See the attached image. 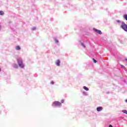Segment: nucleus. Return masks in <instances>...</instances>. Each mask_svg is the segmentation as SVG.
<instances>
[{
    "mask_svg": "<svg viewBox=\"0 0 127 127\" xmlns=\"http://www.w3.org/2000/svg\"><path fill=\"white\" fill-rule=\"evenodd\" d=\"M17 61L18 63V64L19 66V67H20V68H24V64H23V63L22 62V60H21V58H18L17 59Z\"/></svg>",
    "mask_w": 127,
    "mask_h": 127,
    "instance_id": "nucleus-1",
    "label": "nucleus"
},
{
    "mask_svg": "<svg viewBox=\"0 0 127 127\" xmlns=\"http://www.w3.org/2000/svg\"><path fill=\"white\" fill-rule=\"evenodd\" d=\"M53 106H57L58 107H61L62 104L59 101H55L53 103Z\"/></svg>",
    "mask_w": 127,
    "mask_h": 127,
    "instance_id": "nucleus-2",
    "label": "nucleus"
},
{
    "mask_svg": "<svg viewBox=\"0 0 127 127\" xmlns=\"http://www.w3.org/2000/svg\"><path fill=\"white\" fill-rule=\"evenodd\" d=\"M121 27L123 29H124V30H125V31H127V25L125 23H122Z\"/></svg>",
    "mask_w": 127,
    "mask_h": 127,
    "instance_id": "nucleus-3",
    "label": "nucleus"
},
{
    "mask_svg": "<svg viewBox=\"0 0 127 127\" xmlns=\"http://www.w3.org/2000/svg\"><path fill=\"white\" fill-rule=\"evenodd\" d=\"M93 30L95 32H96V33H98V34H100V35L102 34V32L101 31V30H98L96 28H94Z\"/></svg>",
    "mask_w": 127,
    "mask_h": 127,
    "instance_id": "nucleus-4",
    "label": "nucleus"
},
{
    "mask_svg": "<svg viewBox=\"0 0 127 127\" xmlns=\"http://www.w3.org/2000/svg\"><path fill=\"white\" fill-rule=\"evenodd\" d=\"M103 110V108L102 107H99L97 108V112H101Z\"/></svg>",
    "mask_w": 127,
    "mask_h": 127,
    "instance_id": "nucleus-5",
    "label": "nucleus"
},
{
    "mask_svg": "<svg viewBox=\"0 0 127 127\" xmlns=\"http://www.w3.org/2000/svg\"><path fill=\"white\" fill-rule=\"evenodd\" d=\"M56 64L57 65V66H60V60H58L56 63Z\"/></svg>",
    "mask_w": 127,
    "mask_h": 127,
    "instance_id": "nucleus-6",
    "label": "nucleus"
},
{
    "mask_svg": "<svg viewBox=\"0 0 127 127\" xmlns=\"http://www.w3.org/2000/svg\"><path fill=\"white\" fill-rule=\"evenodd\" d=\"M13 66L14 68H18V65H17L16 64H13Z\"/></svg>",
    "mask_w": 127,
    "mask_h": 127,
    "instance_id": "nucleus-7",
    "label": "nucleus"
},
{
    "mask_svg": "<svg viewBox=\"0 0 127 127\" xmlns=\"http://www.w3.org/2000/svg\"><path fill=\"white\" fill-rule=\"evenodd\" d=\"M124 19L127 21V14H125L123 16Z\"/></svg>",
    "mask_w": 127,
    "mask_h": 127,
    "instance_id": "nucleus-8",
    "label": "nucleus"
},
{
    "mask_svg": "<svg viewBox=\"0 0 127 127\" xmlns=\"http://www.w3.org/2000/svg\"><path fill=\"white\" fill-rule=\"evenodd\" d=\"M84 90H85V91H89V88L86 86H83Z\"/></svg>",
    "mask_w": 127,
    "mask_h": 127,
    "instance_id": "nucleus-9",
    "label": "nucleus"
},
{
    "mask_svg": "<svg viewBox=\"0 0 127 127\" xmlns=\"http://www.w3.org/2000/svg\"><path fill=\"white\" fill-rule=\"evenodd\" d=\"M4 12L3 11H0V15H3Z\"/></svg>",
    "mask_w": 127,
    "mask_h": 127,
    "instance_id": "nucleus-10",
    "label": "nucleus"
},
{
    "mask_svg": "<svg viewBox=\"0 0 127 127\" xmlns=\"http://www.w3.org/2000/svg\"><path fill=\"white\" fill-rule=\"evenodd\" d=\"M16 49L17 50H20L21 48H20V47H19V46H17L16 47Z\"/></svg>",
    "mask_w": 127,
    "mask_h": 127,
    "instance_id": "nucleus-11",
    "label": "nucleus"
},
{
    "mask_svg": "<svg viewBox=\"0 0 127 127\" xmlns=\"http://www.w3.org/2000/svg\"><path fill=\"white\" fill-rule=\"evenodd\" d=\"M123 113H124V114H126V115H127V111L126 110H123Z\"/></svg>",
    "mask_w": 127,
    "mask_h": 127,
    "instance_id": "nucleus-12",
    "label": "nucleus"
},
{
    "mask_svg": "<svg viewBox=\"0 0 127 127\" xmlns=\"http://www.w3.org/2000/svg\"><path fill=\"white\" fill-rule=\"evenodd\" d=\"M81 46H82L83 47H84V48H85V47H86V46H85V45H84V44L83 43H81Z\"/></svg>",
    "mask_w": 127,
    "mask_h": 127,
    "instance_id": "nucleus-13",
    "label": "nucleus"
},
{
    "mask_svg": "<svg viewBox=\"0 0 127 127\" xmlns=\"http://www.w3.org/2000/svg\"><path fill=\"white\" fill-rule=\"evenodd\" d=\"M121 67L122 68H123V69H126V67L125 66H124V65L121 64Z\"/></svg>",
    "mask_w": 127,
    "mask_h": 127,
    "instance_id": "nucleus-14",
    "label": "nucleus"
},
{
    "mask_svg": "<svg viewBox=\"0 0 127 127\" xmlns=\"http://www.w3.org/2000/svg\"><path fill=\"white\" fill-rule=\"evenodd\" d=\"M92 60L93 61L94 63H96L97 62V61L96 60H95V59H93Z\"/></svg>",
    "mask_w": 127,
    "mask_h": 127,
    "instance_id": "nucleus-15",
    "label": "nucleus"
},
{
    "mask_svg": "<svg viewBox=\"0 0 127 127\" xmlns=\"http://www.w3.org/2000/svg\"><path fill=\"white\" fill-rule=\"evenodd\" d=\"M51 84H52V85H54V81H51Z\"/></svg>",
    "mask_w": 127,
    "mask_h": 127,
    "instance_id": "nucleus-16",
    "label": "nucleus"
},
{
    "mask_svg": "<svg viewBox=\"0 0 127 127\" xmlns=\"http://www.w3.org/2000/svg\"><path fill=\"white\" fill-rule=\"evenodd\" d=\"M55 42H56V43H58V40L56 39Z\"/></svg>",
    "mask_w": 127,
    "mask_h": 127,
    "instance_id": "nucleus-17",
    "label": "nucleus"
},
{
    "mask_svg": "<svg viewBox=\"0 0 127 127\" xmlns=\"http://www.w3.org/2000/svg\"><path fill=\"white\" fill-rule=\"evenodd\" d=\"M61 102H62V104H63V103H64V100H62Z\"/></svg>",
    "mask_w": 127,
    "mask_h": 127,
    "instance_id": "nucleus-18",
    "label": "nucleus"
},
{
    "mask_svg": "<svg viewBox=\"0 0 127 127\" xmlns=\"http://www.w3.org/2000/svg\"><path fill=\"white\" fill-rule=\"evenodd\" d=\"M109 127H113V126H112V125H110Z\"/></svg>",
    "mask_w": 127,
    "mask_h": 127,
    "instance_id": "nucleus-19",
    "label": "nucleus"
},
{
    "mask_svg": "<svg viewBox=\"0 0 127 127\" xmlns=\"http://www.w3.org/2000/svg\"><path fill=\"white\" fill-rule=\"evenodd\" d=\"M117 22H121L120 20H117Z\"/></svg>",
    "mask_w": 127,
    "mask_h": 127,
    "instance_id": "nucleus-20",
    "label": "nucleus"
},
{
    "mask_svg": "<svg viewBox=\"0 0 127 127\" xmlns=\"http://www.w3.org/2000/svg\"><path fill=\"white\" fill-rule=\"evenodd\" d=\"M1 69L0 68V71H1Z\"/></svg>",
    "mask_w": 127,
    "mask_h": 127,
    "instance_id": "nucleus-21",
    "label": "nucleus"
}]
</instances>
